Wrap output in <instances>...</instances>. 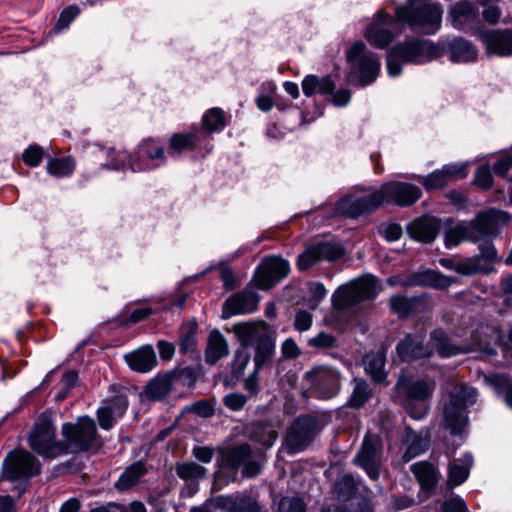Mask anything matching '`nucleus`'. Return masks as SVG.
I'll use <instances>...</instances> for the list:
<instances>
[{
    "instance_id": "49530a36",
    "label": "nucleus",
    "mask_w": 512,
    "mask_h": 512,
    "mask_svg": "<svg viewBox=\"0 0 512 512\" xmlns=\"http://www.w3.org/2000/svg\"><path fill=\"white\" fill-rule=\"evenodd\" d=\"M206 472V468L195 462L182 463L177 466L178 476L185 480L202 479Z\"/></svg>"
},
{
    "instance_id": "a211bd4d",
    "label": "nucleus",
    "mask_w": 512,
    "mask_h": 512,
    "mask_svg": "<svg viewBox=\"0 0 512 512\" xmlns=\"http://www.w3.org/2000/svg\"><path fill=\"white\" fill-rule=\"evenodd\" d=\"M383 204H396L398 206H410L422 196L421 190L410 183L391 181L381 185Z\"/></svg>"
},
{
    "instance_id": "603ef678",
    "label": "nucleus",
    "mask_w": 512,
    "mask_h": 512,
    "mask_svg": "<svg viewBox=\"0 0 512 512\" xmlns=\"http://www.w3.org/2000/svg\"><path fill=\"white\" fill-rule=\"evenodd\" d=\"M280 512H306V505L300 497L286 496L279 502Z\"/></svg>"
},
{
    "instance_id": "6e6552de",
    "label": "nucleus",
    "mask_w": 512,
    "mask_h": 512,
    "mask_svg": "<svg viewBox=\"0 0 512 512\" xmlns=\"http://www.w3.org/2000/svg\"><path fill=\"white\" fill-rule=\"evenodd\" d=\"M96 424L92 418L79 417L75 423H65L62 435L65 438L66 453L87 451L96 442Z\"/></svg>"
},
{
    "instance_id": "72a5a7b5",
    "label": "nucleus",
    "mask_w": 512,
    "mask_h": 512,
    "mask_svg": "<svg viewBox=\"0 0 512 512\" xmlns=\"http://www.w3.org/2000/svg\"><path fill=\"white\" fill-rule=\"evenodd\" d=\"M473 464V457L466 453L461 458L455 459L449 466L447 484L453 488L464 483L470 473Z\"/></svg>"
},
{
    "instance_id": "5701e85b",
    "label": "nucleus",
    "mask_w": 512,
    "mask_h": 512,
    "mask_svg": "<svg viewBox=\"0 0 512 512\" xmlns=\"http://www.w3.org/2000/svg\"><path fill=\"white\" fill-rule=\"evenodd\" d=\"M448 19L458 30L467 31L479 24V11L469 0H460L450 7Z\"/></svg>"
},
{
    "instance_id": "7ed1b4c3",
    "label": "nucleus",
    "mask_w": 512,
    "mask_h": 512,
    "mask_svg": "<svg viewBox=\"0 0 512 512\" xmlns=\"http://www.w3.org/2000/svg\"><path fill=\"white\" fill-rule=\"evenodd\" d=\"M438 47L424 39L409 38L396 43L387 53L386 66L391 77L402 72L404 64H422L438 56Z\"/></svg>"
},
{
    "instance_id": "f704fd0d",
    "label": "nucleus",
    "mask_w": 512,
    "mask_h": 512,
    "mask_svg": "<svg viewBox=\"0 0 512 512\" xmlns=\"http://www.w3.org/2000/svg\"><path fill=\"white\" fill-rule=\"evenodd\" d=\"M448 49L450 53V60L452 62H473L477 59V49L475 46L463 39V38H454L448 44Z\"/></svg>"
},
{
    "instance_id": "c03bdc74",
    "label": "nucleus",
    "mask_w": 512,
    "mask_h": 512,
    "mask_svg": "<svg viewBox=\"0 0 512 512\" xmlns=\"http://www.w3.org/2000/svg\"><path fill=\"white\" fill-rule=\"evenodd\" d=\"M192 370L190 368L173 369L162 375V396L170 391L173 384H184L185 379L191 378Z\"/></svg>"
},
{
    "instance_id": "6ab92c4d",
    "label": "nucleus",
    "mask_w": 512,
    "mask_h": 512,
    "mask_svg": "<svg viewBox=\"0 0 512 512\" xmlns=\"http://www.w3.org/2000/svg\"><path fill=\"white\" fill-rule=\"evenodd\" d=\"M343 254L344 249L341 245L332 242H319L308 247L299 255L297 265L303 271L309 269L318 261H335L341 258Z\"/></svg>"
},
{
    "instance_id": "3c124183",
    "label": "nucleus",
    "mask_w": 512,
    "mask_h": 512,
    "mask_svg": "<svg viewBox=\"0 0 512 512\" xmlns=\"http://www.w3.org/2000/svg\"><path fill=\"white\" fill-rule=\"evenodd\" d=\"M80 9L76 5L66 7L59 16V19L55 25V32L59 33L66 29L71 22L79 15Z\"/></svg>"
},
{
    "instance_id": "9b49d317",
    "label": "nucleus",
    "mask_w": 512,
    "mask_h": 512,
    "mask_svg": "<svg viewBox=\"0 0 512 512\" xmlns=\"http://www.w3.org/2000/svg\"><path fill=\"white\" fill-rule=\"evenodd\" d=\"M252 451L248 444L238 445L228 450L219 470L215 473L213 489L220 490L224 485L237 479L238 468L243 467L251 457Z\"/></svg>"
},
{
    "instance_id": "8fccbe9b",
    "label": "nucleus",
    "mask_w": 512,
    "mask_h": 512,
    "mask_svg": "<svg viewBox=\"0 0 512 512\" xmlns=\"http://www.w3.org/2000/svg\"><path fill=\"white\" fill-rule=\"evenodd\" d=\"M250 354L242 349L236 350L233 360L231 362V373L235 377L243 374L250 362Z\"/></svg>"
},
{
    "instance_id": "0e129e2a",
    "label": "nucleus",
    "mask_w": 512,
    "mask_h": 512,
    "mask_svg": "<svg viewBox=\"0 0 512 512\" xmlns=\"http://www.w3.org/2000/svg\"><path fill=\"white\" fill-rule=\"evenodd\" d=\"M441 512H468V507L461 497L456 496L443 502Z\"/></svg>"
},
{
    "instance_id": "20e7f679",
    "label": "nucleus",
    "mask_w": 512,
    "mask_h": 512,
    "mask_svg": "<svg viewBox=\"0 0 512 512\" xmlns=\"http://www.w3.org/2000/svg\"><path fill=\"white\" fill-rule=\"evenodd\" d=\"M396 387L404 395L402 405L407 414L415 420L424 418L429 411L428 401L436 388L435 380L427 377L407 381L404 376H400Z\"/></svg>"
},
{
    "instance_id": "4be33fe9",
    "label": "nucleus",
    "mask_w": 512,
    "mask_h": 512,
    "mask_svg": "<svg viewBox=\"0 0 512 512\" xmlns=\"http://www.w3.org/2000/svg\"><path fill=\"white\" fill-rule=\"evenodd\" d=\"M497 259V251L495 246L490 242L480 245V253L477 257L457 263L453 269L463 275H471L476 273H489L490 265Z\"/></svg>"
},
{
    "instance_id": "864d4df0",
    "label": "nucleus",
    "mask_w": 512,
    "mask_h": 512,
    "mask_svg": "<svg viewBox=\"0 0 512 512\" xmlns=\"http://www.w3.org/2000/svg\"><path fill=\"white\" fill-rule=\"evenodd\" d=\"M196 328V323H193L181 334L179 347L182 353L185 354L194 349L196 345Z\"/></svg>"
},
{
    "instance_id": "9d476101",
    "label": "nucleus",
    "mask_w": 512,
    "mask_h": 512,
    "mask_svg": "<svg viewBox=\"0 0 512 512\" xmlns=\"http://www.w3.org/2000/svg\"><path fill=\"white\" fill-rule=\"evenodd\" d=\"M400 23L395 15L380 10L367 26L365 38L372 46L384 49L401 34Z\"/></svg>"
},
{
    "instance_id": "13d9d810",
    "label": "nucleus",
    "mask_w": 512,
    "mask_h": 512,
    "mask_svg": "<svg viewBox=\"0 0 512 512\" xmlns=\"http://www.w3.org/2000/svg\"><path fill=\"white\" fill-rule=\"evenodd\" d=\"M160 157V146L154 140L144 141L139 147V159L154 160Z\"/></svg>"
},
{
    "instance_id": "de8ad7c7",
    "label": "nucleus",
    "mask_w": 512,
    "mask_h": 512,
    "mask_svg": "<svg viewBox=\"0 0 512 512\" xmlns=\"http://www.w3.org/2000/svg\"><path fill=\"white\" fill-rule=\"evenodd\" d=\"M156 309L150 305H141L133 308L130 312H124L122 323L124 325H132L147 319Z\"/></svg>"
},
{
    "instance_id": "4c0bfd02",
    "label": "nucleus",
    "mask_w": 512,
    "mask_h": 512,
    "mask_svg": "<svg viewBox=\"0 0 512 512\" xmlns=\"http://www.w3.org/2000/svg\"><path fill=\"white\" fill-rule=\"evenodd\" d=\"M411 471L424 490H430L438 482V472L435 467L427 462H417L411 466Z\"/></svg>"
},
{
    "instance_id": "69168bd1",
    "label": "nucleus",
    "mask_w": 512,
    "mask_h": 512,
    "mask_svg": "<svg viewBox=\"0 0 512 512\" xmlns=\"http://www.w3.org/2000/svg\"><path fill=\"white\" fill-rule=\"evenodd\" d=\"M313 316L306 310H299L295 315L294 327L302 332L307 331L312 326Z\"/></svg>"
},
{
    "instance_id": "2eb2a0df",
    "label": "nucleus",
    "mask_w": 512,
    "mask_h": 512,
    "mask_svg": "<svg viewBox=\"0 0 512 512\" xmlns=\"http://www.w3.org/2000/svg\"><path fill=\"white\" fill-rule=\"evenodd\" d=\"M382 197L379 189L359 197L348 196L337 203L336 210L346 217L358 218L383 206Z\"/></svg>"
},
{
    "instance_id": "37998d69",
    "label": "nucleus",
    "mask_w": 512,
    "mask_h": 512,
    "mask_svg": "<svg viewBox=\"0 0 512 512\" xmlns=\"http://www.w3.org/2000/svg\"><path fill=\"white\" fill-rule=\"evenodd\" d=\"M487 381L498 395L505 393L504 401L508 407L512 408V384L508 382V378L502 374H491L487 377Z\"/></svg>"
},
{
    "instance_id": "b1692460",
    "label": "nucleus",
    "mask_w": 512,
    "mask_h": 512,
    "mask_svg": "<svg viewBox=\"0 0 512 512\" xmlns=\"http://www.w3.org/2000/svg\"><path fill=\"white\" fill-rule=\"evenodd\" d=\"M397 357L401 362H412L432 355V349L424 344L419 334L406 335L396 346Z\"/></svg>"
},
{
    "instance_id": "ddd939ff",
    "label": "nucleus",
    "mask_w": 512,
    "mask_h": 512,
    "mask_svg": "<svg viewBox=\"0 0 512 512\" xmlns=\"http://www.w3.org/2000/svg\"><path fill=\"white\" fill-rule=\"evenodd\" d=\"M509 220L510 216L507 212L493 208L477 213L469 222L475 242L496 237Z\"/></svg>"
},
{
    "instance_id": "e433bc0d",
    "label": "nucleus",
    "mask_w": 512,
    "mask_h": 512,
    "mask_svg": "<svg viewBox=\"0 0 512 512\" xmlns=\"http://www.w3.org/2000/svg\"><path fill=\"white\" fill-rule=\"evenodd\" d=\"M385 361L386 357L383 351L371 352L363 359L365 371L376 383L381 384L386 380Z\"/></svg>"
},
{
    "instance_id": "58836bf2",
    "label": "nucleus",
    "mask_w": 512,
    "mask_h": 512,
    "mask_svg": "<svg viewBox=\"0 0 512 512\" xmlns=\"http://www.w3.org/2000/svg\"><path fill=\"white\" fill-rule=\"evenodd\" d=\"M447 248H453L462 241L475 242V236L472 233L469 222H461L454 227L449 228L444 235Z\"/></svg>"
},
{
    "instance_id": "c85d7f7f",
    "label": "nucleus",
    "mask_w": 512,
    "mask_h": 512,
    "mask_svg": "<svg viewBox=\"0 0 512 512\" xmlns=\"http://www.w3.org/2000/svg\"><path fill=\"white\" fill-rule=\"evenodd\" d=\"M403 442L406 445V451L403 455V460L405 462H408L424 453L429 446L428 434L426 432L417 433L411 428L405 429Z\"/></svg>"
},
{
    "instance_id": "423d86ee",
    "label": "nucleus",
    "mask_w": 512,
    "mask_h": 512,
    "mask_svg": "<svg viewBox=\"0 0 512 512\" xmlns=\"http://www.w3.org/2000/svg\"><path fill=\"white\" fill-rule=\"evenodd\" d=\"M477 391L475 388L458 385L449 394V399L444 405V418L446 428L452 434H459L468 423L467 408L476 402Z\"/></svg>"
},
{
    "instance_id": "79ce46f5",
    "label": "nucleus",
    "mask_w": 512,
    "mask_h": 512,
    "mask_svg": "<svg viewBox=\"0 0 512 512\" xmlns=\"http://www.w3.org/2000/svg\"><path fill=\"white\" fill-rule=\"evenodd\" d=\"M456 175L451 171L448 165L442 170H437L429 175L421 176V183L427 190L440 189L446 185L447 181Z\"/></svg>"
},
{
    "instance_id": "680f3d73",
    "label": "nucleus",
    "mask_w": 512,
    "mask_h": 512,
    "mask_svg": "<svg viewBox=\"0 0 512 512\" xmlns=\"http://www.w3.org/2000/svg\"><path fill=\"white\" fill-rule=\"evenodd\" d=\"M223 403L228 409L239 411L247 403V397L241 393H229L223 398Z\"/></svg>"
},
{
    "instance_id": "7c9ffc66",
    "label": "nucleus",
    "mask_w": 512,
    "mask_h": 512,
    "mask_svg": "<svg viewBox=\"0 0 512 512\" xmlns=\"http://www.w3.org/2000/svg\"><path fill=\"white\" fill-rule=\"evenodd\" d=\"M389 304L391 310L401 318L420 313L425 309V299L417 296L395 295L390 298Z\"/></svg>"
},
{
    "instance_id": "bb28decb",
    "label": "nucleus",
    "mask_w": 512,
    "mask_h": 512,
    "mask_svg": "<svg viewBox=\"0 0 512 512\" xmlns=\"http://www.w3.org/2000/svg\"><path fill=\"white\" fill-rule=\"evenodd\" d=\"M440 222L435 217H420L407 226V232L411 238L419 242H432L439 231Z\"/></svg>"
},
{
    "instance_id": "cd10ccee",
    "label": "nucleus",
    "mask_w": 512,
    "mask_h": 512,
    "mask_svg": "<svg viewBox=\"0 0 512 512\" xmlns=\"http://www.w3.org/2000/svg\"><path fill=\"white\" fill-rule=\"evenodd\" d=\"M205 142V132L197 126L189 132L175 133L169 140L170 148L175 152L194 150Z\"/></svg>"
},
{
    "instance_id": "09e8293b",
    "label": "nucleus",
    "mask_w": 512,
    "mask_h": 512,
    "mask_svg": "<svg viewBox=\"0 0 512 512\" xmlns=\"http://www.w3.org/2000/svg\"><path fill=\"white\" fill-rule=\"evenodd\" d=\"M60 160L55 155H51L48 150L44 149L40 145L33 143L28 146L27 149L23 152L22 160ZM61 160H68L67 158H62Z\"/></svg>"
},
{
    "instance_id": "4468645a",
    "label": "nucleus",
    "mask_w": 512,
    "mask_h": 512,
    "mask_svg": "<svg viewBox=\"0 0 512 512\" xmlns=\"http://www.w3.org/2000/svg\"><path fill=\"white\" fill-rule=\"evenodd\" d=\"M305 377L320 399L333 398L340 391V373L333 367H316L313 370L306 372Z\"/></svg>"
},
{
    "instance_id": "0eeeda50",
    "label": "nucleus",
    "mask_w": 512,
    "mask_h": 512,
    "mask_svg": "<svg viewBox=\"0 0 512 512\" xmlns=\"http://www.w3.org/2000/svg\"><path fill=\"white\" fill-rule=\"evenodd\" d=\"M347 61L351 65V75L358 79L361 86L374 82L380 71L379 58L368 52L362 41L355 42L346 53Z\"/></svg>"
},
{
    "instance_id": "a878e982",
    "label": "nucleus",
    "mask_w": 512,
    "mask_h": 512,
    "mask_svg": "<svg viewBox=\"0 0 512 512\" xmlns=\"http://www.w3.org/2000/svg\"><path fill=\"white\" fill-rule=\"evenodd\" d=\"M129 368L138 373H148L157 366V357L150 345H143L124 355Z\"/></svg>"
},
{
    "instance_id": "338daca9",
    "label": "nucleus",
    "mask_w": 512,
    "mask_h": 512,
    "mask_svg": "<svg viewBox=\"0 0 512 512\" xmlns=\"http://www.w3.org/2000/svg\"><path fill=\"white\" fill-rule=\"evenodd\" d=\"M142 397L150 401H157L160 399V378L158 375H156L147 384L142 393Z\"/></svg>"
},
{
    "instance_id": "f257e3e1",
    "label": "nucleus",
    "mask_w": 512,
    "mask_h": 512,
    "mask_svg": "<svg viewBox=\"0 0 512 512\" xmlns=\"http://www.w3.org/2000/svg\"><path fill=\"white\" fill-rule=\"evenodd\" d=\"M243 348H252L253 363L257 369L269 366L276 353V337L269 325L263 321L242 322L232 328Z\"/></svg>"
},
{
    "instance_id": "bf43d9fd",
    "label": "nucleus",
    "mask_w": 512,
    "mask_h": 512,
    "mask_svg": "<svg viewBox=\"0 0 512 512\" xmlns=\"http://www.w3.org/2000/svg\"><path fill=\"white\" fill-rule=\"evenodd\" d=\"M281 356L286 360H293L300 356L301 349L293 338H287L281 344Z\"/></svg>"
},
{
    "instance_id": "393cba45",
    "label": "nucleus",
    "mask_w": 512,
    "mask_h": 512,
    "mask_svg": "<svg viewBox=\"0 0 512 512\" xmlns=\"http://www.w3.org/2000/svg\"><path fill=\"white\" fill-rule=\"evenodd\" d=\"M259 303L257 293L243 290L231 295L224 303L223 318L254 312Z\"/></svg>"
},
{
    "instance_id": "f8f14e48",
    "label": "nucleus",
    "mask_w": 512,
    "mask_h": 512,
    "mask_svg": "<svg viewBox=\"0 0 512 512\" xmlns=\"http://www.w3.org/2000/svg\"><path fill=\"white\" fill-rule=\"evenodd\" d=\"M40 465L36 458L25 450L10 452L3 467V478L9 481H27L39 473Z\"/></svg>"
},
{
    "instance_id": "e2e57ef3",
    "label": "nucleus",
    "mask_w": 512,
    "mask_h": 512,
    "mask_svg": "<svg viewBox=\"0 0 512 512\" xmlns=\"http://www.w3.org/2000/svg\"><path fill=\"white\" fill-rule=\"evenodd\" d=\"M99 425L102 429L112 428L114 422L118 419L114 416L112 407H100L97 411Z\"/></svg>"
},
{
    "instance_id": "a18cd8bd",
    "label": "nucleus",
    "mask_w": 512,
    "mask_h": 512,
    "mask_svg": "<svg viewBox=\"0 0 512 512\" xmlns=\"http://www.w3.org/2000/svg\"><path fill=\"white\" fill-rule=\"evenodd\" d=\"M370 394L371 390L369 385L363 380L357 381L348 401L349 406L360 408L369 399Z\"/></svg>"
},
{
    "instance_id": "052dcab7",
    "label": "nucleus",
    "mask_w": 512,
    "mask_h": 512,
    "mask_svg": "<svg viewBox=\"0 0 512 512\" xmlns=\"http://www.w3.org/2000/svg\"><path fill=\"white\" fill-rule=\"evenodd\" d=\"M474 183L481 189H488L492 185V174L488 166H480L474 177Z\"/></svg>"
},
{
    "instance_id": "2f4dec72",
    "label": "nucleus",
    "mask_w": 512,
    "mask_h": 512,
    "mask_svg": "<svg viewBox=\"0 0 512 512\" xmlns=\"http://www.w3.org/2000/svg\"><path fill=\"white\" fill-rule=\"evenodd\" d=\"M230 116H227L224 110L219 107L208 109L202 116L201 131L205 132V141L210 134L222 132L229 124Z\"/></svg>"
},
{
    "instance_id": "c756f323",
    "label": "nucleus",
    "mask_w": 512,
    "mask_h": 512,
    "mask_svg": "<svg viewBox=\"0 0 512 512\" xmlns=\"http://www.w3.org/2000/svg\"><path fill=\"white\" fill-rule=\"evenodd\" d=\"M229 354V345L223 334L215 329L210 332L205 349V361L215 365L219 360Z\"/></svg>"
},
{
    "instance_id": "dca6fc26",
    "label": "nucleus",
    "mask_w": 512,
    "mask_h": 512,
    "mask_svg": "<svg viewBox=\"0 0 512 512\" xmlns=\"http://www.w3.org/2000/svg\"><path fill=\"white\" fill-rule=\"evenodd\" d=\"M290 271L289 263L278 256L266 257L257 267L253 280L255 285L262 290L270 289Z\"/></svg>"
},
{
    "instance_id": "a19ab883",
    "label": "nucleus",
    "mask_w": 512,
    "mask_h": 512,
    "mask_svg": "<svg viewBox=\"0 0 512 512\" xmlns=\"http://www.w3.org/2000/svg\"><path fill=\"white\" fill-rule=\"evenodd\" d=\"M146 469L142 462H135L125 469L115 483V487L120 490H128L136 485L139 479L145 474Z\"/></svg>"
},
{
    "instance_id": "774afa93",
    "label": "nucleus",
    "mask_w": 512,
    "mask_h": 512,
    "mask_svg": "<svg viewBox=\"0 0 512 512\" xmlns=\"http://www.w3.org/2000/svg\"><path fill=\"white\" fill-rule=\"evenodd\" d=\"M261 369H257L254 366L253 371L245 378L243 386L244 389L251 395H257L260 391L259 387V372Z\"/></svg>"
},
{
    "instance_id": "6e6d98bb",
    "label": "nucleus",
    "mask_w": 512,
    "mask_h": 512,
    "mask_svg": "<svg viewBox=\"0 0 512 512\" xmlns=\"http://www.w3.org/2000/svg\"><path fill=\"white\" fill-rule=\"evenodd\" d=\"M47 172L54 177H65L74 171L73 162H47Z\"/></svg>"
},
{
    "instance_id": "4d7b16f0",
    "label": "nucleus",
    "mask_w": 512,
    "mask_h": 512,
    "mask_svg": "<svg viewBox=\"0 0 512 512\" xmlns=\"http://www.w3.org/2000/svg\"><path fill=\"white\" fill-rule=\"evenodd\" d=\"M260 508L256 499L248 495L236 496L234 512H259Z\"/></svg>"
},
{
    "instance_id": "c9c22d12",
    "label": "nucleus",
    "mask_w": 512,
    "mask_h": 512,
    "mask_svg": "<svg viewBox=\"0 0 512 512\" xmlns=\"http://www.w3.org/2000/svg\"><path fill=\"white\" fill-rule=\"evenodd\" d=\"M334 88L335 83L329 75L317 77L310 74L302 80V91L307 97H311L316 93L322 95L331 94Z\"/></svg>"
},
{
    "instance_id": "f03ea898",
    "label": "nucleus",
    "mask_w": 512,
    "mask_h": 512,
    "mask_svg": "<svg viewBox=\"0 0 512 512\" xmlns=\"http://www.w3.org/2000/svg\"><path fill=\"white\" fill-rule=\"evenodd\" d=\"M395 16L417 34L434 35L441 28L443 8L432 0H407L396 7Z\"/></svg>"
},
{
    "instance_id": "473e14b6",
    "label": "nucleus",
    "mask_w": 512,
    "mask_h": 512,
    "mask_svg": "<svg viewBox=\"0 0 512 512\" xmlns=\"http://www.w3.org/2000/svg\"><path fill=\"white\" fill-rule=\"evenodd\" d=\"M428 345L432 349V352L436 351L443 358H448L469 351V349L452 345L449 342L448 335L441 329H436L431 332L430 343Z\"/></svg>"
},
{
    "instance_id": "1a4fd4ad",
    "label": "nucleus",
    "mask_w": 512,
    "mask_h": 512,
    "mask_svg": "<svg viewBox=\"0 0 512 512\" xmlns=\"http://www.w3.org/2000/svg\"><path fill=\"white\" fill-rule=\"evenodd\" d=\"M56 428L48 417H41L29 435L30 447L39 455L54 458L65 454L66 448L63 442H57Z\"/></svg>"
},
{
    "instance_id": "aec40b11",
    "label": "nucleus",
    "mask_w": 512,
    "mask_h": 512,
    "mask_svg": "<svg viewBox=\"0 0 512 512\" xmlns=\"http://www.w3.org/2000/svg\"><path fill=\"white\" fill-rule=\"evenodd\" d=\"M355 463L365 470L372 480H377L380 475L381 450L377 441L366 434L362 447L354 459Z\"/></svg>"
},
{
    "instance_id": "ea45409f",
    "label": "nucleus",
    "mask_w": 512,
    "mask_h": 512,
    "mask_svg": "<svg viewBox=\"0 0 512 512\" xmlns=\"http://www.w3.org/2000/svg\"><path fill=\"white\" fill-rule=\"evenodd\" d=\"M413 282L420 286L444 289L453 283V279L435 270H425L415 275Z\"/></svg>"
},
{
    "instance_id": "f3484780",
    "label": "nucleus",
    "mask_w": 512,
    "mask_h": 512,
    "mask_svg": "<svg viewBox=\"0 0 512 512\" xmlns=\"http://www.w3.org/2000/svg\"><path fill=\"white\" fill-rule=\"evenodd\" d=\"M316 426L310 416H300L291 425L285 438V446L289 454H296L307 448L313 439Z\"/></svg>"
},
{
    "instance_id": "412c9836",
    "label": "nucleus",
    "mask_w": 512,
    "mask_h": 512,
    "mask_svg": "<svg viewBox=\"0 0 512 512\" xmlns=\"http://www.w3.org/2000/svg\"><path fill=\"white\" fill-rule=\"evenodd\" d=\"M479 38L488 55L512 56V29L484 30L479 33Z\"/></svg>"
},
{
    "instance_id": "39448f33",
    "label": "nucleus",
    "mask_w": 512,
    "mask_h": 512,
    "mask_svg": "<svg viewBox=\"0 0 512 512\" xmlns=\"http://www.w3.org/2000/svg\"><path fill=\"white\" fill-rule=\"evenodd\" d=\"M380 291L376 277L366 275L340 286L332 295L333 306L338 310L352 308L364 300H373Z\"/></svg>"
},
{
    "instance_id": "5fc2aeb1",
    "label": "nucleus",
    "mask_w": 512,
    "mask_h": 512,
    "mask_svg": "<svg viewBox=\"0 0 512 512\" xmlns=\"http://www.w3.org/2000/svg\"><path fill=\"white\" fill-rule=\"evenodd\" d=\"M336 338L325 332L317 334L308 340V345L317 349H330L336 346Z\"/></svg>"
}]
</instances>
